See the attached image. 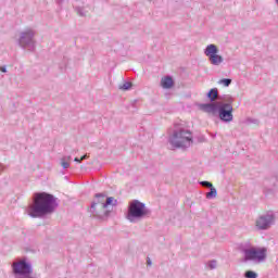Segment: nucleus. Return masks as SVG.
I'll return each instance as SVG.
<instances>
[{"label": "nucleus", "mask_w": 278, "mask_h": 278, "mask_svg": "<svg viewBox=\"0 0 278 278\" xmlns=\"http://www.w3.org/2000/svg\"><path fill=\"white\" fill-rule=\"evenodd\" d=\"M58 198L47 192H36L33 197V203L26 212L30 218H45L53 214L59 207Z\"/></svg>", "instance_id": "obj_1"}, {"label": "nucleus", "mask_w": 278, "mask_h": 278, "mask_svg": "<svg viewBox=\"0 0 278 278\" xmlns=\"http://www.w3.org/2000/svg\"><path fill=\"white\" fill-rule=\"evenodd\" d=\"M216 103H201L199 110L205 114L217 116L222 123H231L233 121V97L227 94L220 98Z\"/></svg>", "instance_id": "obj_2"}, {"label": "nucleus", "mask_w": 278, "mask_h": 278, "mask_svg": "<svg viewBox=\"0 0 278 278\" xmlns=\"http://www.w3.org/2000/svg\"><path fill=\"white\" fill-rule=\"evenodd\" d=\"M126 218L129 223H140L144 218H151V210L139 200H132L129 202Z\"/></svg>", "instance_id": "obj_3"}, {"label": "nucleus", "mask_w": 278, "mask_h": 278, "mask_svg": "<svg viewBox=\"0 0 278 278\" xmlns=\"http://www.w3.org/2000/svg\"><path fill=\"white\" fill-rule=\"evenodd\" d=\"M168 142L174 149H188L192 144V131L181 127L176 128Z\"/></svg>", "instance_id": "obj_4"}, {"label": "nucleus", "mask_w": 278, "mask_h": 278, "mask_svg": "<svg viewBox=\"0 0 278 278\" xmlns=\"http://www.w3.org/2000/svg\"><path fill=\"white\" fill-rule=\"evenodd\" d=\"M36 31L33 29L24 30L20 34L18 45L22 49H27V51H36V40H34Z\"/></svg>", "instance_id": "obj_5"}, {"label": "nucleus", "mask_w": 278, "mask_h": 278, "mask_svg": "<svg viewBox=\"0 0 278 278\" xmlns=\"http://www.w3.org/2000/svg\"><path fill=\"white\" fill-rule=\"evenodd\" d=\"M266 248L244 249V262H264L266 261Z\"/></svg>", "instance_id": "obj_6"}, {"label": "nucleus", "mask_w": 278, "mask_h": 278, "mask_svg": "<svg viewBox=\"0 0 278 278\" xmlns=\"http://www.w3.org/2000/svg\"><path fill=\"white\" fill-rule=\"evenodd\" d=\"M204 54L206 58H208V62L213 64V66H220L225 59H223V55L218 54V47L214 43H211L206 46L204 49Z\"/></svg>", "instance_id": "obj_7"}, {"label": "nucleus", "mask_w": 278, "mask_h": 278, "mask_svg": "<svg viewBox=\"0 0 278 278\" xmlns=\"http://www.w3.org/2000/svg\"><path fill=\"white\" fill-rule=\"evenodd\" d=\"M90 213L94 218H98V220H106L108 218H110L112 210L106 208L105 204L91 203Z\"/></svg>", "instance_id": "obj_8"}, {"label": "nucleus", "mask_w": 278, "mask_h": 278, "mask_svg": "<svg viewBox=\"0 0 278 278\" xmlns=\"http://www.w3.org/2000/svg\"><path fill=\"white\" fill-rule=\"evenodd\" d=\"M275 225V213L267 212L265 215H261L256 219V227L261 231H266V229H270V226Z\"/></svg>", "instance_id": "obj_9"}, {"label": "nucleus", "mask_w": 278, "mask_h": 278, "mask_svg": "<svg viewBox=\"0 0 278 278\" xmlns=\"http://www.w3.org/2000/svg\"><path fill=\"white\" fill-rule=\"evenodd\" d=\"M277 181H278V173H276L270 178H266L264 181V192L265 194H275V189L277 188Z\"/></svg>", "instance_id": "obj_10"}, {"label": "nucleus", "mask_w": 278, "mask_h": 278, "mask_svg": "<svg viewBox=\"0 0 278 278\" xmlns=\"http://www.w3.org/2000/svg\"><path fill=\"white\" fill-rule=\"evenodd\" d=\"M206 99H208V103H218L223 101V97L218 94V88H212L206 93Z\"/></svg>", "instance_id": "obj_11"}, {"label": "nucleus", "mask_w": 278, "mask_h": 278, "mask_svg": "<svg viewBox=\"0 0 278 278\" xmlns=\"http://www.w3.org/2000/svg\"><path fill=\"white\" fill-rule=\"evenodd\" d=\"M161 86L165 90H169V88H173V86H175V80H173V77H170V76H165L161 80Z\"/></svg>", "instance_id": "obj_12"}, {"label": "nucleus", "mask_w": 278, "mask_h": 278, "mask_svg": "<svg viewBox=\"0 0 278 278\" xmlns=\"http://www.w3.org/2000/svg\"><path fill=\"white\" fill-rule=\"evenodd\" d=\"M105 193H96L94 194V200L91 203H97L99 205H105V199H106Z\"/></svg>", "instance_id": "obj_13"}, {"label": "nucleus", "mask_w": 278, "mask_h": 278, "mask_svg": "<svg viewBox=\"0 0 278 278\" xmlns=\"http://www.w3.org/2000/svg\"><path fill=\"white\" fill-rule=\"evenodd\" d=\"M110 205H112L113 207L118 205V201L114 199V197H109L104 199V207L106 210H110Z\"/></svg>", "instance_id": "obj_14"}, {"label": "nucleus", "mask_w": 278, "mask_h": 278, "mask_svg": "<svg viewBox=\"0 0 278 278\" xmlns=\"http://www.w3.org/2000/svg\"><path fill=\"white\" fill-rule=\"evenodd\" d=\"M205 197L206 199H216V197H218V191L216 190V188L211 187L210 192H206Z\"/></svg>", "instance_id": "obj_15"}, {"label": "nucleus", "mask_w": 278, "mask_h": 278, "mask_svg": "<svg viewBox=\"0 0 278 278\" xmlns=\"http://www.w3.org/2000/svg\"><path fill=\"white\" fill-rule=\"evenodd\" d=\"M231 78H223L218 80V84L225 86V88H229V86H231Z\"/></svg>", "instance_id": "obj_16"}, {"label": "nucleus", "mask_w": 278, "mask_h": 278, "mask_svg": "<svg viewBox=\"0 0 278 278\" xmlns=\"http://www.w3.org/2000/svg\"><path fill=\"white\" fill-rule=\"evenodd\" d=\"M131 81H125L122 86H119V90H131Z\"/></svg>", "instance_id": "obj_17"}, {"label": "nucleus", "mask_w": 278, "mask_h": 278, "mask_svg": "<svg viewBox=\"0 0 278 278\" xmlns=\"http://www.w3.org/2000/svg\"><path fill=\"white\" fill-rule=\"evenodd\" d=\"M243 277H245V278H257V273H255L253 270H247L243 274Z\"/></svg>", "instance_id": "obj_18"}, {"label": "nucleus", "mask_w": 278, "mask_h": 278, "mask_svg": "<svg viewBox=\"0 0 278 278\" xmlns=\"http://www.w3.org/2000/svg\"><path fill=\"white\" fill-rule=\"evenodd\" d=\"M75 12L78 14V16H86V12L84 11V8L76 7Z\"/></svg>", "instance_id": "obj_19"}, {"label": "nucleus", "mask_w": 278, "mask_h": 278, "mask_svg": "<svg viewBox=\"0 0 278 278\" xmlns=\"http://www.w3.org/2000/svg\"><path fill=\"white\" fill-rule=\"evenodd\" d=\"M61 166L62 168L66 169L71 167V163L61 159Z\"/></svg>", "instance_id": "obj_20"}, {"label": "nucleus", "mask_w": 278, "mask_h": 278, "mask_svg": "<svg viewBox=\"0 0 278 278\" xmlns=\"http://www.w3.org/2000/svg\"><path fill=\"white\" fill-rule=\"evenodd\" d=\"M201 186H204V188H212L214 187V185H212V182L204 180L200 182Z\"/></svg>", "instance_id": "obj_21"}, {"label": "nucleus", "mask_w": 278, "mask_h": 278, "mask_svg": "<svg viewBox=\"0 0 278 278\" xmlns=\"http://www.w3.org/2000/svg\"><path fill=\"white\" fill-rule=\"evenodd\" d=\"M247 122H248V123H253L254 125H260V119H255V118L249 117V118L247 119Z\"/></svg>", "instance_id": "obj_22"}, {"label": "nucleus", "mask_w": 278, "mask_h": 278, "mask_svg": "<svg viewBox=\"0 0 278 278\" xmlns=\"http://www.w3.org/2000/svg\"><path fill=\"white\" fill-rule=\"evenodd\" d=\"M208 268H210L211 270H214V268H216V261H210V262H208Z\"/></svg>", "instance_id": "obj_23"}, {"label": "nucleus", "mask_w": 278, "mask_h": 278, "mask_svg": "<svg viewBox=\"0 0 278 278\" xmlns=\"http://www.w3.org/2000/svg\"><path fill=\"white\" fill-rule=\"evenodd\" d=\"M62 160H63L64 162H71L72 157H71V155H68V156H63Z\"/></svg>", "instance_id": "obj_24"}, {"label": "nucleus", "mask_w": 278, "mask_h": 278, "mask_svg": "<svg viewBox=\"0 0 278 278\" xmlns=\"http://www.w3.org/2000/svg\"><path fill=\"white\" fill-rule=\"evenodd\" d=\"M88 157H90L88 154H84V155L80 157V162H84V160H88Z\"/></svg>", "instance_id": "obj_25"}, {"label": "nucleus", "mask_w": 278, "mask_h": 278, "mask_svg": "<svg viewBox=\"0 0 278 278\" xmlns=\"http://www.w3.org/2000/svg\"><path fill=\"white\" fill-rule=\"evenodd\" d=\"M1 73H8V68L5 66L0 67Z\"/></svg>", "instance_id": "obj_26"}, {"label": "nucleus", "mask_w": 278, "mask_h": 278, "mask_svg": "<svg viewBox=\"0 0 278 278\" xmlns=\"http://www.w3.org/2000/svg\"><path fill=\"white\" fill-rule=\"evenodd\" d=\"M74 162H77V164H81V159L75 157V159H74Z\"/></svg>", "instance_id": "obj_27"}, {"label": "nucleus", "mask_w": 278, "mask_h": 278, "mask_svg": "<svg viewBox=\"0 0 278 278\" xmlns=\"http://www.w3.org/2000/svg\"><path fill=\"white\" fill-rule=\"evenodd\" d=\"M58 5H62V3H64V0H55Z\"/></svg>", "instance_id": "obj_28"}, {"label": "nucleus", "mask_w": 278, "mask_h": 278, "mask_svg": "<svg viewBox=\"0 0 278 278\" xmlns=\"http://www.w3.org/2000/svg\"><path fill=\"white\" fill-rule=\"evenodd\" d=\"M151 258L148 260V266H151Z\"/></svg>", "instance_id": "obj_29"}, {"label": "nucleus", "mask_w": 278, "mask_h": 278, "mask_svg": "<svg viewBox=\"0 0 278 278\" xmlns=\"http://www.w3.org/2000/svg\"><path fill=\"white\" fill-rule=\"evenodd\" d=\"M3 170V165L0 164V173Z\"/></svg>", "instance_id": "obj_30"}, {"label": "nucleus", "mask_w": 278, "mask_h": 278, "mask_svg": "<svg viewBox=\"0 0 278 278\" xmlns=\"http://www.w3.org/2000/svg\"><path fill=\"white\" fill-rule=\"evenodd\" d=\"M276 3H277V5H278V0H276Z\"/></svg>", "instance_id": "obj_31"}]
</instances>
